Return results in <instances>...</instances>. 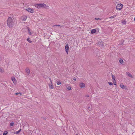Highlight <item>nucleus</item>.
<instances>
[{"instance_id":"f257e3e1","label":"nucleus","mask_w":135,"mask_h":135,"mask_svg":"<svg viewBox=\"0 0 135 135\" xmlns=\"http://www.w3.org/2000/svg\"><path fill=\"white\" fill-rule=\"evenodd\" d=\"M15 20L14 18L9 17L7 19V23L8 26L9 28H12L13 25Z\"/></svg>"},{"instance_id":"f03ea898","label":"nucleus","mask_w":135,"mask_h":135,"mask_svg":"<svg viewBox=\"0 0 135 135\" xmlns=\"http://www.w3.org/2000/svg\"><path fill=\"white\" fill-rule=\"evenodd\" d=\"M34 6L38 8H44L46 9H49V6L43 3H42L35 4H34Z\"/></svg>"},{"instance_id":"7ed1b4c3","label":"nucleus","mask_w":135,"mask_h":135,"mask_svg":"<svg viewBox=\"0 0 135 135\" xmlns=\"http://www.w3.org/2000/svg\"><path fill=\"white\" fill-rule=\"evenodd\" d=\"M123 5L119 3L116 6V9L117 10H120L123 8Z\"/></svg>"},{"instance_id":"20e7f679","label":"nucleus","mask_w":135,"mask_h":135,"mask_svg":"<svg viewBox=\"0 0 135 135\" xmlns=\"http://www.w3.org/2000/svg\"><path fill=\"white\" fill-rule=\"evenodd\" d=\"M79 86L80 88H84L85 87V84L83 82L80 83L79 84Z\"/></svg>"},{"instance_id":"39448f33","label":"nucleus","mask_w":135,"mask_h":135,"mask_svg":"<svg viewBox=\"0 0 135 135\" xmlns=\"http://www.w3.org/2000/svg\"><path fill=\"white\" fill-rule=\"evenodd\" d=\"M26 10L27 11L31 13H33L34 12L33 9L31 8H27Z\"/></svg>"},{"instance_id":"423d86ee","label":"nucleus","mask_w":135,"mask_h":135,"mask_svg":"<svg viewBox=\"0 0 135 135\" xmlns=\"http://www.w3.org/2000/svg\"><path fill=\"white\" fill-rule=\"evenodd\" d=\"M69 46L68 44H67L65 46V51L66 53L68 54L69 52Z\"/></svg>"},{"instance_id":"0eeeda50","label":"nucleus","mask_w":135,"mask_h":135,"mask_svg":"<svg viewBox=\"0 0 135 135\" xmlns=\"http://www.w3.org/2000/svg\"><path fill=\"white\" fill-rule=\"evenodd\" d=\"M48 85L49 86V87L50 89H52L54 88V86L53 85V83H49L48 84Z\"/></svg>"},{"instance_id":"6e6552de","label":"nucleus","mask_w":135,"mask_h":135,"mask_svg":"<svg viewBox=\"0 0 135 135\" xmlns=\"http://www.w3.org/2000/svg\"><path fill=\"white\" fill-rule=\"evenodd\" d=\"M11 79L13 83L15 84H16L17 83V80L14 77L12 76L11 77Z\"/></svg>"},{"instance_id":"1a4fd4ad","label":"nucleus","mask_w":135,"mask_h":135,"mask_svg":"<svg viewBox=\"0 0 135 135\" xmlns=\"http://www.w3.org/2000/svg\"><path fill=\"white\" fill-rule=\"evenodd\" d=\"M25 72L27 75H28L30 73V70L28 68H27L25 70Z\"/></svg>"},{"instance_id":"9d476101","label":"nucleus","mask_w":135,"mask_h":135,"mask_svg":"<svg viewBox=\"0 0 135 135\" xmlns=\"http://www.w3.org/2000/svg\"><path fill=\"white\" fill-rule=\"evenodd\" d=\"M120 86L121 88L124 89H126V86H124V85L122 84H120Z\"/></svg>"},{"instance_id":"9b49d317","label":"nucleus","mask_w":135,"mask_h":135,"mask_svg":"<svg viewBox=\"0 0 135 135\" xmlns=\"http://www.w3.org/2000/svg\"><path fill=\"white\" fill-rule=\"evenodd\" d=\"M126 75L130 77L131 78H133V76L131 75V73H129L127 72L126 73Z\"/></svg>"},{"instance_id":"f8f14e48","label":"nucleus","mask_w":135,"mask_h":135,"mask_svg":"<svg viewBox=\"0 0 135 135\" xmlns=\"http://www.w3.org/2000/svg\"><path fill=\"white\" fill-rule=\"evenodd\" d=\"M96 30L95 29H92L91 31V34H94L96 33Z\"/></svg>"},{"instance_id":"ddd939ff","label":"nucleus","mask_w":135,"mask_h":135,"mask_svg":"<svg viewBox=\"0 0 135 135\" xmlns=\"http://www.w3.org/2000/svg\"><path fill=\"white\" fill-rule=\"evenodd\" d=\"M119 62L122 64H123L124 63V61H123V60L121 59H119Z\"/></svg>"},{"instance_id":"4468645a","label":"nucleus","mask_w":135,"mask_h":135,"mask_svg":"<svg viewBox=\"0 0 135 135\" xmlns=\"http://www.w3.org/2000/svg\"><path fill=\"white\" fill-rule=\"evenodd\" d=\"M122 23L123 25H125L126 23V21L125 20H124L122 21Z\"/></svg>"},{"instance_id":"2eb2a0df","label":"nucleus","mask_w":135,"mask_h":135,"mask_svg":"<svg viewBox=\"0 0 135 135\" xmlns=\"http://www.w3.org/2000/svg\"><path fill=\"white\" fill-rule=\"evenodd\" d=\"M21 129H20L18 131H17L16 132H15V133L16 134H18L21 131Z\"/></svg>"},{"instance_id":"dca6fc26","label":"nucleus","mask_w":135,"mask_h":135,"mask_svg":"<svg viewBox=\"0 0 135 135\" xmlns=\"http://www.w3.org/2000/svg\"><path fill=\"white\" fill-rule=\"evenodd\" d=\"M0 71L1 73H3L4 72V69L2 68H0Z\"/></svg>"},{"instance_id":"f3484780","label":"nucleus","mask_w":135,"mask_h":135,"mask_svg":"<svg viewBox=\"0 0 135 135\" xmlns=\"http://www.w3.org/2000/svg\"><path fill=\"white\" fill-rule=\"evenodd\" d=\"M28 34L29 35H31L32 33L30 31V29L28 27Z\"/></svg>"},{"instance_id":"a211bd4d","label":"nucleus","mask_w":135,"mask_h":135,"mask_svg":"<svg viewBox=\"0 0 135 135\" xmlns=\"http://www.w3.org/2000/svg\"><path fill=\"white\" fill-rule=\"evenodd\" d=\"M7 133L8 132L7 131H5L4 132L3 135H6Z\"/></svg>"},{"instance_id":"6ab92c4d","label":"nucleus","mask_w":135,"mask_h":135,"mask_svg":"<svg viewBox=\"0 0 135 135\" xmlns=\"http://www.w3.org/2000/svg\"><path fill=\"white\" fill-rule=\"evenodd\" d=\"M56 83H57V84L58 85H60L61 84V82L60 81H57L56 82Z\"/></svg>"},{"instance_id":"aec40b11","label":"nucleus","mask_w":135,"mask_h":135,"mask_svg":"<svg viewBox=\"0 0 135 135\" xmlns=\"http://www.w3.org/2000/svg\"><path fill=\"white\" fill-rule=\"evenodd\" d=\"M116 17V15H114V16H112L110 17H109V18H115Z\"/></svg>"},{"instance_id":"412c9836","label":"nucleus","mask_w":135,"mask_h":135,"mask_svg":"<svg viewBox=\"0 0 135 135\" xmlns=\"http://www.w3.org/2000/svg\"><path fill=\"white\" fill-rule=\"evenodd\" d=\"M112 78L114 80H115V76L114 75H112Z\"/></svg>"},{"instance_id":"4be33fe9","label":"nucleus","mask_w":135,"mask_h":135,"mask_svg":"<svg viewBox=\"0 0 135 135\" xmlns=\"http://www.w3.org/2000/svg\"><path fill=\"white\" fill-rule=\"evenodd\" d=\"M27 40L28 42L29 43H31L32 42L31 41L29 40V38H28L27 39Z\"/></svg>"},{"instance_id":"5701e85b","label":"nucleus","mask_w":135,"mask_h":135,"mask_svg":"<svg viewBox=\"0 0 135 135\" xmlns=\"http://www.w3.org/2000/svg\"><path fill=\"white\" fill-rule=\"evenodd\" d=\"M71 87L70 86H68L67 88V89L68 90H71Z\"/></svg>"},{"instance_id":"b1692460","label":"nucleus","mask_w":135,"mask_h":135,"mask_svg":"<svg viewBox=\"0 0 135 135\" xmlns=\"http://www.w3.org/2000/svg\"><path fill=\"white\" fill-rule=\"evenodd\" d=\"M27 18V17H24V18L23 19V21H25L26 20Z\"/></svg>"},{"instance_id":"393cba45","label":"nucleus","mask_w":135,"mask_h":135,"mask_svg":"<svg viewBox=\"0 0 135 135\" xmlns=\"http://www.w3.org/2000/svg\"><path fill=\"white\" fill-rule=\"evenodd\" d=\"M88 109L90 111H91L92 110V108H90V107H88Z\"/></svg>"},{"instance_id":"a878e982","label":"nucleus","mask_w":135,"mask_h":135,"mask_svg":"<svg viewBox=\"0 0 135 135\" xmlns=\"http://www.w3.org/2000/svg\"><path fill=\"white\" fill-rule=\"evenodd\" d=\"M14 123L13 122H11L10 123V125L11 126H12L14 125Z\"/></svg>"},{"instance_id":"bb28decb","label":"nucleus","mask_w":135,"mask_h":135,"mask_svg":"<svg viewBox=\"0 0 135 135\" xmlns=\"http://www.w3.org/2000/svg\"><path fill=\"white\" fill-rule=\"evenodd\" d=\"M108 83L110 85H113V83L112 82H108Z\"/></svg>"},{"instance_id":"cd10ccee","label":"nucleus","mask_w":135,"mask_h":135,"mask_svg":"<svg viewBox=\"0 0 135 135\" xmlns=\"http://www.w3.org/2000/svg\"><path fill=\"white\" fill-rule=\"evenodd\" d=\"M114 84L115 85H116V81L115 80H114V81L113 82Z\"/></svg>"},{"instance_id":"c85d7f7f","label":"nucleus","mask_w":135,"mask_h":135,"mask_svg":"<svg viewBox=\"0 0 135 135\" xmlns=\"http://www.w3.org/2000/svg\"><path fill=\"white\" fill-rule=\"evenodd\" d=\"M49 80H50V83H52V80H51V78H49Z\"/></svg>"},{"instance_id":"c756f323","label":"nucleus","mask_w":135,"mask_h":135,"mask_svg":"<svg viewBox=\"0 0 135 135\" xmlns=\"http://www.w3.org/2000/svg\"><path fill=\"white\" fill-rule=\"evenodd\" d=\"M85 97H89V95H86L85 96Z\"/></svg>"},{"instance_id":"7c9ffc66","label":"nucleus","mask_w":135,"mask_h":135,"mask_svg":"<svg viewBox=\"0 0 135 135\" xmlns=\"http://www.w3.org/2000/svg\"><path fill=\"white\" fill-rule=\"evenodd\" d=\"M73 79L74 80V81H76V78H73Z\"/></svg>"},{"instance_id":"2f4dec72","label":"nucleus","mask_w":135,"mask_h":135,"mask_svg":"<svg viewBox=\"0 0 135 135\" xmlns=\"http://www.w3.org/2000/svg\"><path fill=\"white\" fill-rule=\"evenodd\" d=\"M95 19L96 20H99V18H95Z\"/></svg>"},{"instance_id":"473e14b6","label":"nucleus","mask_w":135,"mask_h":135,"mask_svg":"<svg viewBox=\"0 0 135 135\" xmlns=\"http://www.w3.org/2000/svg\"><path fill=\"white\" fill-rule=\"evenodd\" d=\"M19 94V93H15V94L16 95H18Z\"/></svg>"},{"instance_id":"72a5a7b5","label":"nucleus","mask_w":135,"mask_h":135,"mask_svg":"<svg viewBox=\"0 0 135 135\" xmlns=\"http://www.w3.org/2000/svg\"><path fill=\"white\" fill-rule=\"evenodd\" d=\"M56 26H61L60 25H56Z\"/></svg>"},{"instance_id":"f704fd0d","label":"nucleus","mask_w":135,"mask_h":135,"mask_svg":"<svg viewBox=\"0 0 135 135\" xmlns=\"http://www.w3.org/2000/svg\"><path fill=\"white\" fill-rule=\"evenodd\" d=\"M134 21H135V17L134 18Z\"/></svg>"}]
</instances>
